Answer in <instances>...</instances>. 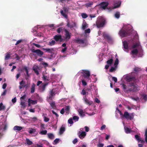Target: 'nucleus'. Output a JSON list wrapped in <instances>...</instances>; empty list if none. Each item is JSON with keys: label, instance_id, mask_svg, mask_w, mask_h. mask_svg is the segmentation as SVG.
I'll use <instances>...</instances> for the list:
<instances>
[{"label": "nucleus", "instance_id": "obj_64", "mask_svg": "<svg viewBox=\"0 0 147 147\" xmlns=\"http://www.w3.org/2000/svg\"><path fill=\"white\" fill-rule=\"evenodd\" d=\"M35 147H43L42 145V144H36L35 145Z\"/></svg>", "mask_w": 147, "mask_h": 147}, {"label": "nucleus", "instance_id": "obj_20", "mask_svg": "<svg viewBox=\"0 0 147 147\" xmlns=\"http://www.w3.org/2000/svg\"><path fill=\"white\" fill-rule=\"evenodd\" d=\"M123 78L127 82H129L131 81L132 80V78L129 75H125L123 76Z\"/></svg>", "mask_w": 147, "mask_h": 147}, {"label": "nucleus", "instance_id": "obj_40", "mask_svg": "<svg viewBox=\"0 0 147 147\" xmlns=\"http://www.w3.org/2000/svg\"><path fill=\"white\" fill-rule=\"evenodd\" d=\"M70 109L69 107V106H67L65 108V111L66 112V113L68 114L69 112V110Z\"/></svg>", "mask_w": 147, "mask_h": 147}, {"label": "nucleus", "instance_id": "obj_15", "mask_svg": "<svg viewBox=\"0 0 147 147\" xmlns=\"http://www.w3.org/2000/svg\"><path fill=\"white\" fill-rule=\"evenodd\" d=\"M121 3V2L120 1L115 2L113 4L114 6L113 9H115L119 7L120 6Z\"/></svg>", "mask_w": 147, "mask_h": 147}, {"label": "nucleus", "instance_id": "obj_53", "mask_svg": "<svg viewBox=\"0 0 147 147\" xmlns=\"http://www.w3.org/2000/svg\"><path fill=\"white\" fill-rule=\"evenodd\" d=\"M50 105L53 108L55 109L56 108L55 102H52L50 103Z\"/></svg>", "mask_w": 147, "mask_h": 147}, {"label": "nucleus", "instance_id": "obj_8", "mask_svg": "<svg viewBox=\"0 0 147 147\" xmlns=\"http://www.w3.org/2000/svg\"><path fill=\"white\" fill-rule=\"evenodd\" d=\"M26 96L25 95L22 96L20 98L21 107L23 108H25L26 107L25 101L24 100Z\"/></svg>", "mask_w": 147, "mask_h": 147}, {"label": "nucleus", "instance_id": "obj_38", "mask_svg": "<svg viewBox=\"0 0 147 147\" xmlns=\"http://www.w3.org/2000/svg\"><path fill=\"white\" fill-rule=\"evenodd\" d=\"M65 130V128L64 127L62 126L61 128L59 131V134H62L64 132Z\"/></svg>", "mask_w": 147, "mask_h": 147}, {"label": "nucleus", "instance_id": "obj_14", "mask_svg": "<svg viewBox=\"0 0 147 147\" xmlns=\"http://www.w3.org/2000/svg\"><path fill=\"white\" fill-rule=\"evenodd\" d=\"M29 130L28 132L30 134H33V136H35L37 134L36 132V129H34L32 128H29Z\"/></svg>", "mask_w": 147, "mask_h": 147}, {"label": "nucleus", "instance_id": "obj_5", "mask_svg": "<svg viewBox=\"0 0 147 147\" xmlns=\"http://www.w3.org/2000/svg\"><path fill=\"white\" fill-rule=\"evenodd\" d=\"M36 27H34L32 29V32L34 34V36L38 37H43L42 33L37 31L36 30Z\"/></svg>", "mask_w": 147, "mask_h": 147}, {"label": "nucleus", "instance_id": "obj_43", "mask_svg": "<svg viewBox=\"0 0 147 147\" xmlns=\"http://www.w3.org/2000/svg\"><path fill=\"white\" fill-rule=\"evenodd\" d=\"M42 78L45 81H49L48 78L47 77V76H45L44 75H43Z\"/></svg>", "mask_w": 147, "mask_h": 147}, {"label": "nucleus", "instance_id": "obj_32", "mask_svg": "<svg viewBox=\"0 0 147 147\" xmlns=\"http://www.w3.org/2000/svg\"><path fill=\"white\" fill-rule=\"evenodd\" d=\"M56 41L58 42H61L63 41V39L62 38V37H54Z\"/></svg>", "mask_w": 147, "mask_h": 147}, {"label": "nucleus", "instance_id": "obj_57", "mask_svg": "<svg viewBox=\"0 0 147 147\" xmlns=\"http://www.w3.org/2000/svg\"><path fill=\"white\" fill-rule=\"evenodd\" d=\"M55 43V41L54 40H52L49 42V45H54Z\"/></svg>", "mask_w": 147, "mask_h": 147}, {"label": "nucleus", "instance_id": "obj_34", "mask_svg": "<svg viewBox=\"0 0 147 147\" xmlns=\"http://www.w3.org/2000/svg\"><path fill=\"white\" fill-rule=\"evenodd\" d=\"M35 85L34 83H33L31 88V92L33 93L34 92L35 89Z\"/></svg>", "mask_w": 147, "mask_h": 147}, {"label": "nucleus", "instance_id": "obj_61", "mask_svg": "<svg viewBox=\"0 0 147 147\" xmlns=\"http://www.w3.org/2000/svg\"><path fill=\"white\" fill-rule=\"evenodd\" d=\"M94 101L95 102L97 103H99L100 102V100L97 98H95Z\"/></svg>", "mask_w": 147, "mask_h": 147}, {"label": "nucleus", "instance_id": "obj_37", "mask_svg": "<svg viewBox=\"0 0 147 147\" xmlns=\"http://www.w3.org/2000/svg\"><path fill=\"white\" fill-rule=\"evenodd\" d=\"M26 143L28 145H31L33 144V142L29 139L26 138Z\"/></svg>", "mask_w": 147, "mask_h": 147}, {"label": "nucleus", "instance_id": "obj_33", "mask_svg": "<svg viewBox=\"0 0 147 147\" xmlns=\"http://www.w3.org/2000/svg\"><path fill=\"white\" fill-rule=\"evenodd\" d=\"M64 31L65 32V37H70L71 33L67 29H65Z\"/></svg>", "mask_w": 147, "mask_h": 147}, {"label": "nucleus", "instance_id": "obj_63", "mask_svg": "<svg viewBox=\"0 0 147 147\" xmlns=\"http://www.w3.org/2000/svg\"><path fill=\"white\" fill-rule=\"evenodd\" d=\"M139 45V44L138 43H137L136 44H135L132 47L133 48H135L138 46Z\"/></svg>", "mask_w": 147, "mask_h": 147}, {"label": "nucleus", "instance_id": "obj_35", "mask_svg": "<svg viewBox=\"0 0 147 147\" xmlns=\"http://www.w3.org/2000/svg\"><path fill=\"white\" fill-rule=\"evenodd\" d=\"M43 49L46 52H48L50 53H52V52L53 51V49L43 48Z\"/></svg>", "mask_w": 147, "mask_h": 147}, {"label": "nucleus", "instance_id": "obj_23", "mask_svg": "<svg viewBox=\"0 0 147 147\" xmlns=\"http://www.w3.org/2000/svg\"><path fill=\"white\" fill-rule=\"evenodd\" d=\"M80 115L82 117H84L85 115V113L81 109H79L78 110Z\"/></svg>", "mask_w": 147, "mask_h": 147}, {"label": "nucleus", "instance_id": "obj_3", "mask_svg": "<svg viewBox=\"0 0 147 147\" xmlns=\"http://www.w3.org/2000/svg\"><path fill=\"white\" fill-rule=\"evenodd\" d=\"M122 86L124 89H128L130 90L136 91L138 90V87L136 85L134 84H129V85L126 86V85L123 84H121Z\"/></svg>", "mask_w": 147, "mask_h": 147}, {"label": "nucleus", "instance_id": "obj_54", "mask_svg": "<svg viewBox=\"0 0 147 147\" xmlns=\"http://www.w3.org/2000/svg\"><path fill=\"white\" fill-rule=\"evenodd\" d=\"M5 108V106L3 105L2 103H1L0 104V110L4 109Z\"/></svg>", "mask_w": 147, "mask_h": 147}, {"label": "nucleus", "instance_id": "obj_24", "mask_svg": "<svg viewBox=\"0 0 147 147\" xmlns=\"http://www.w3.org/2000/svg\"><path fill=\"white\" fill-rule=\"evenodd\" d=\"M138 53V50L137 49H133L131 53V54L132 55V57H135L134 56V55H136Z\"/></svg>", "mask_w": 147, "mask_h": 147}, {"label": "nucleus", "instance_id": "obj_16", "mask_svg": "<svg viewBox=\"0 0 147 147\" xmlns=\"http://www.w3.org/2000/svg\"><path fill=\"white\" fill-rule=\"evenodd\" d=\"M56 93L55 92V90L53 89L50 91L49 96L47 98L48 99H51L52 97L55 95Z\"/></svg>", "mask_w": 147, "mask_h": 147}, {"label": "nucleus", "instance_id": "obj_36", "mask_svg": "<svg viewBox=\"0 0 147 147\" xmlns=\"http://www.w3.org/2000/svg\"><path fill=\"white\" fill-rule=\"evenodd\" d=\"M120 16V13L119 11H117L115 14V18L118 19Z\"/></svg>", "mask_w": 147, "mask_h": 147}, {"label": "nucleus", "instance_id": "obj_22", "mask_svg": "<svg viewBox=\"0 0 147 147\" xmlns=\"http://www.w3.org/2000/svg\"><path fill=\"white\" fill-rule=\"evenodd\" d=\"M86 135V133L84 131H82L79 133V136L80 138H83L85 137Z\"/></svg>", "mask_w": 147, "mask_h": 147}, {"label": "nucleus", "instance_id": "obj_4", "mask_svg": "<svg viewBox=\"0 0 147 147\" xmlns=\"http://www.w3.org/2000/svg\"><path fill=\"white\" fill-rule=\"evenodd\" d=\"M96 23L97 28L102 27L104 26L105 23V21L103 20H98L96 22Z\"/></svg>", "mask_w": 147, "mask_h": 147}, {"label": "nucleus", "instance_id": "obj_28", "mask_svg": "<svg viewBox=\"0 0 147 147\" xmlns=\"http://www.w3.org/2000/svg\"><path fill=\"white\" fill-rule=\"evenodd\" d=\"M64 29L65 28L63 27H60L57 29V31L58 33H63V31H64Z\"/></svg>", "mask_w": 147, "mask_h": 147}, {"label": "nucleus", "instance_id": "obj_48", "mask_svg": "<svg viewBox=\"0 0 147 147\" xmlns=\"http://www.w3.org/2000/svg\"><path fill=\"white\" fill-rule=\"evenodd\" d=\"M47 84H44L42 85V86H40V88L42 89V91H44L45 90V87L47 85Z\"/></svg>", "mask_w": 147, "mask_h": 147}, {"label": "nucleus", "instance_id": "obj_2", "mask_svg": "<svg viewBox=\"0 0 147 147\" xmlns=\"http://www.w3.org/2000/svg\"><path fill=\"white\" fill-rule=\"evenodd\" d=\"M79 73L82 75L84 78V79H83L82 81L83 85L86 86L87 85L86 81H88L90 80V72L88 71L82 70L80 71Z\"/></svg>", "mask_w": 147, "mask_h": 147}, {"label": "nucleus", "instance_id": "obj_17", "mask_svg": "<svg viewBox=\"0 0 147 147\" xmlns=\"http://www.w3.org/2000/svg\"><path fill=\"white\" fill-rule=\"evenodd\" d=\"M113 60L112 59L108 60L107 61V64L105 66V68L107 69L109 68V67L113 63Z\"/></svg>", "mask_w": 147, "mask_h": 147}, {"label": "nucleus", "instance_id": "obj_10", "mask_svg": "<svg viewBox=\"0 0 147 147\" xmlns=\"http://www.w3.org/2000/svg\"><path fill=\"white\" fill-rule=\"evenodd\" d=\"M6 127V124L5 123L4 124H2L1 123H0V138L2 135L1 132L5 129Z\"/></svg>", "mask_w": 147, "mask_h": 147}, {"label": "nucleus", "instance_id": "obj_1", "mask_svg": "<svg viewBox=\"0 0 147 147\" xmlns=\"http://www.w3.org/2000/svg\"><path fill=\"white\" fill-rule=\"evenodd\" d=\"M132 30V27L130 26H127L123 27L119 32V36L121 37H126L131 35V32Z\"/></svg>", "mask_w": 147, "mask_h": 147}, {"label": "nucleus", "instance_id": "obj_13", "mask_svg": "<svg viewBox=\"0 0 147 147\" xmlns=\"http://www.w3.org/2000/svg\"><path fill=\"white\" fill-rule=\"evenodd\" d=\"M31 51L33 53H36L38 55L41 56L43 54V52L42 51H40L39 49H37L35 50L34 49H31Z\"/></svg>", "mask_w": 147, "mask_h": 147}, {"label": "nucleus", "instance_id": "obj_11", "mask_svg": "<svg viewBox=\"0 0 147 147\" xmlns=\"http://www.w3.org/2000/svg\"><path fill=\"white\" fill-rule=\"evenodd\" d=\"M63 11L61 10L60 11V13L61 15L65 18H66L67 16V15L65 14L66 13L68 12V9L66 7H63Z\"/></svg>", "mask_w": 147, "mask_h": 147}, {"label": "nucleus", "instance_id": "obj_39", "mask_svg": "<svg viewBox=\"0 0 147 147\" xmlns=\"http://www.w3.org/2000/svg\"><path fill=\"white\" fill-rule=\"evenodd\" d=\"M90 88L89 89H88V90H89L91 91V90H92V88H93L94 89H96V87H95L92 84H91L90 86Z\"/></svg>", "mask_w": 147, "mask_h": 147}, {"label": "nucleus", "instance_id": "obj_29", "mask_svg": "<svg viewBox=\"0 0 147 147\" xmlns=\"http://www.w3.org/2000/svg\"><path fill=\"white\" fill-rule=\"evenodd\" d=\"M132 34L133 37H138V33L136 31L132 29V30L131 32V34Z\"/></svg>", "mask_w": 147, "mask_h": 147}, {"label": "nucleus", "instance_id": "obj_30", "mask_svg": "<svg viewBox=\"0 0 147 147\" xmlns=\"http://www.w3.org/2000/svg\"><path fill=\"white\" fill-rule=\"evenodd\" d=\"M93 4V3L92 1H90L88 3H86L85 5L87 7H91V6Z\"/></svg>", "mask_w": 147, "mask_h": 147}, {"label": "nucleus", "instance_id": "obj_19", "mask_svg": "<svg viewBox=\"0 0 147 147\" xmlns=\"http://www.w3.org/2000/svg\"><path fill=\"white\" fill-rule=\"evenodd\" d=\"M33 69L35 73L37 75H38L39 74L38 71L39 70V68L38 66L34 65L33 67Z\"/></svg>", "mask_w": 147, "mask_h": 147}, {"label": "nucleus", "instance_id": "obj_25", "mask_svg": "<svg viewBox=\"0 0 147 147\" xmlns=\"http://www.w3.org/2000/svg\"><path fill=\"white\" fill-rule=\"evenodd\" d=\"M62 46L63 47H64L62 48V50H61V52L64 53L65 51H66L67 49V47H66V44L65 43H63L62 45Z\"/></svg>", "mask_w": 147, "mask_h": 147}, {"label": "nucleus", "instance_id": "obj_60", "mask_svg": "<svg viewBox=\"0 0 147 147\" xmlns=\"http://www.w3.org/2000/svg\"><path fill=\"white\" fill-rule=\"evenodd\" d=\"M59 140L58 139H56L55 140H54V144H56L58 143Z\"/></svg>", "mask_w": 147, "mask_h": 147}, {"label": "nucleus", "instance_id": "obj_12", "mask_svg": "<svg viewBox=\"0 0 147 147\" xmlns=\"http://www.w3.org/2000/svg\"><path fill=\"white\" fill-rule=\"evenodd\" d=\"M119 63V60L118 58H116L115 61L114 63V67H112L110 69V72H113V71H115L116 69L117 68V65Z\"/></svg>", "mask_w": 147, "mask_h": 147}, {"label": "nucleus", "instance_id": "obj_47", "mask_svg": "<svg viewBox=\"0 0 147 147\" xmlns=\"http://www.w3.org/2000/svg\"><path fill=\"white\" fill-rule=\"evenodd\" d=\"M37 120V119L36 117L32 118L30 119V120L32 121V122H35Z\"/></svg>", "mask_w": 147, "mask_h": 147}, {"label": "nucleus", "instance_id": "obj_42", "mask_svg": "<svg viewBox=\"0 0 147 147\" xmlns=\"http://www.w3.org/2000/svg\"><path fill=\"white\" fill-rule=\"evenodd\" d=\"M81 94L83 95H85V94H88V93L87 92H86V90H85V89H83L82 92H81Z\"/></svg>", "mask_w": 147, "mask_h": 147}, {"label": "nucleus", "instance_id": "obj_26", "mask_svg": "<svg viewBox=\"0 0 147 147\" xmlns=\"http://www.w3.org/2000/svg\"><path fill=\"white\" fill-rule=\"evenodd\" d=\"M124 129L125 133L127 134H129L133 132L130 129L125 126L124 127Z\"/></svg>", "mask_w": 147, "mask_h": 147}, {"label": "nucleus", "instance_id": "obj_7", "mask_svg": "<svg viewBox=\"0 0 147 147\" xmlns=\"http://www.w3.org/2000/svg\"><path fill=\"white\" fill-rule=\"evenodd\" d=\"M129 42V40H125L123 41V48L124 49V50L125 51L127 52H128V51H126L125 50L128 49V44Z\"/></svg>", "mask_w": 147, "mask_h": 147}, {"label": "nucleus", "instance_id": "obj_45", "mask_svg": "<svg viewBox=\"0 0 147 147\" xmlns=\"http://www.w3.org/2000/svg\"><path fill=\"white\" fill-rule=\"evenodd\" d=\"M81 16H82V17L83 18H84V19L86 18L88 16V15L86 13H82L81 14Z\"/></svg>", "mask_w": 147, "mask_h": 147}, {"label": "nucleus", "instance_id": "obj_18", "mask_svg": "<svg viewBox=\"0 0 147 147\" xmlns=\"http://www.w3.org/2000/svg\"><path fill=\"white\" fill-rule=\"evenodd\" d=\"M83 99L85 103L89 105H91L93 103L92 101L88 100L86 96L84 97Z\"/></svg>", "mask_w": 147, "mask_h": 147}, {"label": "nucleus", "instance_id": "obj_58", "mask_svg": "<svg viewBox=\"0 0 147 147\" xmlns=\"http://www.w3.org/2000/svg\"><path fill=\"white\" fill-rule=\"evenodd\" d=\"M90 29L88 28L85 31V33H89L90 32Z\"/></svg>", "mask_w": 147, "mask_h": 147}, {"label": "nucleus", "instance_id": "obj_44", "mask_svg": "<svg viewBox=\"0 0 147 147\" xmlns=\"http://www.w3.org/2000/svg\"><path fill=\"white\" fill-rule=\"evenodd\" d=\"M77 42L79 43H86V41L83 40H82L78 39L77 40Z\"/></svg>", "mask_w": 147, "mask_h": 147}, {"label": "nucleus", "instance_id": "obj_21", "mask_svg": "<svg viewBox=\"0 0 147 147\" xmlns=\"http://www.w3.org/2000/svg\"><path fill=\"white\" fill-rule=\"evenodd\" d=\"M28 105L30 106L31 104L34 105L37 103V100H31L30 99H29L28 100Z\"/></svg>", "mask_w": 147, "mask_h": 147}, {"label": "nucleus", "instance_id": "obj_9", "mask_svg": "<svg viewBox=\"0 0 147 147\" xmlns=\"http://www.w3.org/2000/svg\"><path fill=\"white\" fill-rule=\"evenodd\" d=\"M124 116L127 119H131L134 117L132 114H129L127 112H125L124 114Z\"/></svg>", "mask_w": 147, "mask_h": 147}, {"label": "nucleus", "instance_id": "obj_31", "mask_svg": "<svg viewBox=\"0 0 147 147\" xmlns=\"http://www.w3.org/2000/svg\"><path fill=\"white\" fill-rule=\"evenodd\" d=\"M22 128L23 127H22L19 126H15L13 127V129L14 130L20 131L22 129Z\"/></svg>", "mask_w": 147, "mask_h": 147}, {"label": "nucleus", "instance_id": "obj_46", "mask_svg": "<svg viewBox=\"0 0 147 147\" xmlns=\"http://www.w3.org/2000/svg\"><path fill=\"white\" fill-rule=\"evenodd\" d=\"M48 136L49 138L50 139H53L54 138V136L52 134H48Z\"/></svg>", "mask_w": 147, "mask_h": 147}, {"label": "nucleus", "instance_id": "obj_56", "mask_svg": "<svg viewBox=\"0 0 147 147\" xmlns=\"http://www.w3.org/2000/svg\"><path fill=\"white\" fill-rule=\"evenodd\" d=\"M49 118L44 116V121L46 122H47L49 121Z\"/></svg>", "mask_w": 147, "mask_h": 147}, {"label": "nucleus", "instance_id": "obj_27", "mask_svg": "<svg viewBox=\"0 0 147 147\" xmlns=\"http://www.w3.org/2000/svg\"><path fill=\"white\" fill-rule=\"evenodd\" d=\"M47 133V131L46 130L40 129L39 134L42 135H46Z\"/></svg>", "mask_w": 147, "mask_h": 147}, {"label": "nucleus", "instance_id": "obj_55", "mask_svg": "<svg viewBox=\"0 0 147 147\" xmlns=\"http://www.w3.org/2000/svg\"><path fill=\"white\" fill-rule=\"evenodd\" d=\"M68 123H69L71 124H73V121L72 119L71 118H70L68 120Z\"/></svg>", "mask_w": 147, "mask_h": 147}, {"label": "nucleus", "instance_id": "obj_6", "mask_svg": "<svg viewBox=\"0 0 147 147\" xmlns=\"http://www.w3.org/2000/svg\"><path fill=\"white\" fill-rule=\"evenodd\" d=\"M109 4L108 2H102L99 4V5L101 8L105 9L107 7Z\"/></svg>", "mask_w": 147, "mask_h": 147}, {"label": "nucleus", "instance_id": "obj_41", "mask_svg": "<svg viewBox=\"0 0 147 147\" xmlns=\"http://www.w3.org/2000/svg\"><path fill=\"white\" fill-rule=\"evenodd\" d=\"M24 69L26 73L27 76H28L29 75L28 74V71L29 70V68L26 67H24Z\"/></svg>", "mask_w": 147, "mask_h": 147}, {"label": "nucleus", "instance_id": "obj_50", "mask_svg": "<svg viewBox=\"0 0 147 147\" xmlns=\"http://www.w3.org/2000/svg\"><path fill=\"white\" fill-rule=\"evenodd\" d=\"M73 119L75 121H78L79 118L77 116H74L73 117Z\"/></svg>", "mask_w": 147, "mask_h": 147}, {"label": "nucleus", "instance_id": "obj_51", "mask_svg": "<svg viewBox=\"0 0 147 147\" xmlns=\"http://www.w3.org/2000/svg\"><path fill=\"white\" fill-rule=\"evenodd\" d=\"M10 57V54L9 53H7L6 54V55L5 57V59L7 60Z\"/></svg>", "mask_w": 147, "mask_h": 147}, {"label": "nucleus", "instance_id": "obj_49", "mask_svg": "<svg viewBox=\"0 0 147 147\" xmlns=\"http://www.w3.org/2000/svg\"><path fill=\"white\" fill-rule=\"evenodd\" d=\"M145 141L147 143V129H146L145 131Z\"/></svg>", "mask_w": 147, "mask_h": 147}, {"label": "nucleus", "instance_id": "obj_52", "mask_svg": "<svg viewBox=\"0 0 147 147\" xmlns=\"http://www.w3.org/2000/svg\"><path fill=\"white\" fill-rule=\"evenodd\" d=\"M102 37H110V35L106 32H104L102 33Z\"/></svg>", "mask_w": 147, "mask_h": 147}, {"label": "nucleus", "instance_id": "obj_62", "mask_svg": "<svg viewBox=\"0 0 147 147\" xmlns=\"http://www.w3.org/2000/svg\"><path fill=\"white\" fill-rule=\"evenodd\" d=\"M40 129H43L45 128V125L43 124H41L40 125Z\"/></svg>", "mask_w": 147, "mask_h": 147}, {"label": "nucleus", "instance_id": "obj_59", "mask_svg": "<svg viewBox=\"0 0 147 147\" xmlns=\"http://www.w3.org/2000/svg\"><path fill=\"white\" fill-rule=\"evenodd\" d=\"M141 70V69L138 67H136L134 68V71H140Z\"/></svg>", "mask_w": 147, "mask_h": 147}]
</instances>
